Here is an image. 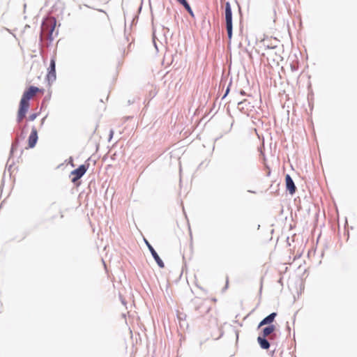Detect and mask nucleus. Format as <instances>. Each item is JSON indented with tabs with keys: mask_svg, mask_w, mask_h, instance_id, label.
Masks as SVG:
<instances>
[{
	"mask_svg": "<svg viewBox=\"0 0 357 357\" xmlns=\"http://www.w3.org/2000/svg\"><path fill=\"white\" fill-rule=\"evenodd\" d=\"M38 93H44V89L36 86H31L23 93L20 102V107L17 113V121L21 122L25 117L29 108V100L33 98Z\"/></svg>",
	"mask_w": 357,
	"mask_h": 357,
	"instance_id": "1",
	"label": "nucleus"
},
{
	"mask_svg": "<svg viewBox=\"0 0 357 357\" xmlns=\"http://www.w3.org/2000/svg\"><path fill=\"white\" fill-rule=\"evenodd\" d=\"M225 20L228 38L231 40L232 37V13L229 2H227L225 5Z\"/></svg>",
	"mask_w": 357,
	"mask_h": 357,
	"instance_id": "2",
	"label": "nucleus"
},
{
	"mask_svg": "<svg viewBox=\"0 0 357 357\" xmlns=\"http://www.w3.org/2000/svg\"><path fill=\"white\" fill-rule=\"evenodd\" d=\"M89 164L82 165L77 169L73 170L70 173L71 181L75 183L87 171Z\"/></svg>",
	"mask_w": 357,
	"mask_h": 357,
	"instance_id": "3",
	"label": "nucleus"
},
{
	"mask_svg": "<svg viewBox=\"0 0 357 357\" xmlns=\"http://www.w3.org/2000/svg\"><path fill=\"white\" fill-rule=\"evenodd\" d=\"M38 140V131L36 128H32L31 132L28 139V146L29 148H33Z\"/></svg>",
	"mask_w": 357,
	"mask_h": 357,
	"instance_id": "4",
	"label": "nucleus"
},
{
	"mask_svg": "<svg viewBox=\"0 0 357 357\" xmlns=\"http://www.w3.org/2000/svg\"><path fill=\"white\" fill-rule=\"evenodd\" d=\"M285 182H286V188L287 190L289 192L291 195H293L295 193L296 188L295 186V184L291 178V176L289 174H287L285 176Z\"/></svg>",
	"mask_w": 357,
	"mask_h": 357,
	"instance_id": "5",
	"label": "nucleus"
},
{
	"mask_svg": "<svg viewBox=\"0 0 357 357\" xmlns=\"http://www.w3.org/2000/svg\"><path fill=\"white\" fill-rule=\"evenodd\" d=\"M281 60L282 57L280 55H278L273 50H271L268 53L267 61L270 64L271 61H273V63L279 65V62Z\"/></svg>",
	"mask_w": 357,
	"mask_h": 357,
	"instance_id": "6",
	"label": "nucleus"
},
{
	"mask_svg": "<svg viewBox=\"0 0 357 357\" xmlns=\"http://www.w3.org/2000/svg\"><path fill=\"white\" fill-rule=\"evenodd\" d=\"M146 244L148 245V248H149V250H150L153 257L155 260V261L158 264V265L160 268H164L165 264H164L163 261H162V259L158 256V255L157 254V252H155V250L153 249V248L148 242H146Z\"/></svg>",
	"mask_w": 357,
	"mask_h": 357,
	"instance_id": "7",
	"label": "nucleus"
},
{
	"mask_svg": "<svg viewBox=\"0 0 357 357\" xmlns=\"http://www.w3.org/2000/svg\"><path fill=\"white\" fill-rule=\"evenodd\" d=\"M47 77L49 81H53L56 79L55 61L54 59H52L50 61V66Z\"/></svg>",
	"mask_w": 357,
	"mask_h": 357,
	"instance_id": "8",
	"label": "nucleus"
},
{
	"mask_svg": "<svg viewBox=\"0 0 357 357\" xmlns=\"http://www.w3.org/2000/svg\"><path fill=\"white\" fill-rule=\"evenodd\" d=\"M277 314L275 312H273L271 313V314H269L268 316H267L266 317H265L259 324L258 326V328H260L262 326L264 325H266V324H271L275 317H276Z\"/></svg>",
	"mask_w": 357,
	"mask_h": 357,
	"instance_id": "9",
	"label": "nucleus"
},
{
	"mask_svg": "<svg viewBox=\"0 0 357 357\" xmlns=\"http://www.w3.org/2000/svg\"><path fill=\"white\" fill-rule=\"evenodd\" d=\"M257 341L262 349H268L270 347V344L268 340H266V337L259 336Z\"/></svg>",
	"mask_w": 357,
	"mask_h": 357,
	"instance_id": "10",
	"label": "nucleus"
},
{
	"mask_svg": "<svg viewBox=\"0 0 357 357\" xmlns=\"http://www.w3.org/2000/svg\"><path fill=\"white\" fill-rule=\"evenodd\" d=\"M56 22L54 18H50V19L47 20L46 23L44 24V26L50 25L51 26V29L49 31L50 35L52 34V33L55 29V26H56Z\"/></svg>",
	"mask_w": 357,
	"mask_h": 357,
	"instance_id": "11",
	"label": "nucleus"
},
{
	"mask_svg": "<svg viewBox=\"0 0 357 357\" xmlns=\"http://www.w3.org/2000/svg\"><path fill=\"white\" fill-rule=\"evenodd\" d=\"M275 327L273 325H271V326H268L264 328L263 330V333H262L263 336L262 337H266L268 336L275 331Z\"/></svg>",
	"mask_w": 357,
	"mask_h": 357,
	"instance_id": "12",
	"label": "nucleus"
},
{
	"mask_svg": "<svg viewBox=\"0 0 357 357\" xmlns=\"http://www.w3.org/2000/svg\"><path fill=\"white\" fill-rule=\"evenodd\" d=\"M179 3L182 4L187 10L191 8L186 0H182Z\"/></svg>",
	"mask_w": 357,
	"mask_h": 357,
	"instance_id": "13",
	"label": "nucleus"
},
{
	"mask_svg": "<svg viewBox=\"0 0 357 357\" xmlns=\"http://www.w3.org/2000/svg\"><path fill=\"white\" fill-rule=\"evenodd\" d=\"M179 3L182 4L187 10L191 8L186 0H182Z\"/></svg>",
	"mask_w": 357,
	"mask_h": 357,
	"instance_id": "14",
	"label": "nucleus"
},
{
	"mask_svg": "<svg viewBox=\"0 0 357 357\" xmlns=\"http://www.w3.org/2000/svg\"><path fill=\"white\" fill-rule=\"evenodd\" d=\"M179 3L182 4L187 10L191 8L186 0H182Z\"/></svg>",
	"mask_w": 357,
	"mask_h": 357,
	"instance_id": "15",
	"label": "nucleus"
},
{
	"mask_svg": "<svg viewBox=\"0 0 357 357\" xmlns=\"http://www.w3.org/2000/svg\"><path fill=\"white\" fill-rule=\"evenodd\" d=\"M187 11L189 13V14H190L191 16H192V17L194 16V13H193V12H192V9H191V8H190V10H188Z\"/></svg>",
	"mask_w": 357,
	"mask_h": 357,
	"instance_id": "16",
	"label": "nucleus"
},
{
	"mask_svg": "<svg viewBox=\"0 0 357 357\" xmlns=\"http://www.w3.org/2000/svg\"><path fill=\"white\" fill-rule=\"evenodd\" d=\"M187 11L189 13V14H190L191 16H192V17L194 16V13H193V12H192V9H191V8H190V10H188Z\"/></svg>",
	"mask_w": 357,
	"mask_h": 357,
	"instance_id": "17",
	"label": "nucleus"
},
{
	"mask_svg": "<svg viewBox=\"0 0 357 357\" xmlns=\"http://www.w3.org/2000/svg\"><path fill=\"white\" fill-rule=\"evenodd\" d=\"M36 114H32L29 116L30 120H33L36 118Z\"/></svg>",
	"mask_w": 357,
	"mask_h": 357,
	"instance_id": "18",
	"label": "nucleus"
},
{
	"mask_svg": "<svg viewBox=\"0 0 357 357\" xmlns=\"http://www.w3.org/2000/svg\"><path fill=\"white\" fill-rule=\"evenodd\" d=\"M200 307H201V305H199L197 306V307H195V310H199Z\"/></svg>",
	"mask_w": 357,
	"mask_h": 357,
	"instance_id": "19",
	"label": "nucleus"
},
{
	"mask_svg": "<svg viewBox=\"0 0 357 357\" xmlns=\"http://www.w3.org/2000/svg\"><path fill=\"white\" fill-rule=\"evenodd\" d=\"M271 173L270 170L268 169V175H269Z\"/></svg>",
	"mask_w": 357,
	"mask_h": 357,
	"instance_id": "20",
	"label": "nucleus"
},
{
	"mask_svg": "<svg viewBox=\"0 0 357 357\" xmlns=\"http://www.w3.org/2000/svg\"><path fill=\"white\" fill-rule=\"evenodd\" d=\"M178 3H180L182 0H176Z\"/></svg>",
	"mask_w": 357,
	"mask_h": 357,
	"instance_id": "21",
	"label": "nucleus"
}]
</instances>
